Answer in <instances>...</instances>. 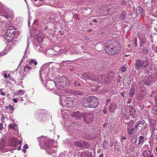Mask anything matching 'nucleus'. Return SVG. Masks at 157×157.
I'll return each mask as SVG.
<instances>
[{
    "mask_svg": "<svg viewBox=\"0 0 157 157\" xmlns=\"http://www.w3.org/2000/svg\"><path fill=\"white\" fill-rule=\"evenodd\" d=\"M97 21L96 19H94L93 20V22H96Z\"/></svg>",
    "mask_w": 157,
    "mask_h": 157,
    "instance_id": "55",
    "label": "nucleus"
},
{
    "mask_svg": "<svg viewBox=\"0 0 157 157\" xmlns=\"http://www.w3.org/2000/svg\"><path fill=\"white\" fill-rule=\"evenodd\" d=\"M144 138L143 136H140L139 137L138 144L143 143L144 141Z\"/></svg>",
    "mask_w": 157,
    "mask_h": 157,
    "instance_id": "27",
    "label": "nucleus"
},
{
    "mask_svg": "<svg viewBox=\"0 0 157 157\" xmlns=\"http://www.w3.org/2000/svg\"><path fill=\"white\" fill-rule=\"evenodd\" d=\"M38 22V21L36 20H35L33 22V24H34V25H35V23H37V22Z\"/></svg>",
    "mask_w": 157,
    "mask_h": 157,
    "instance_id": "51",
    "label": "nucleus"
},
{
    "mask_svg": "<svg viewBox=\"0 0 157 157\" xmlns=\"http://www.w3.org/2000/svg\"><path fill=\"white\" fill-rule=\"evenodd\" d=\"M71 114L73 117H77L78 119H80L82 117V115H83V114H81L78 111L74 112Z\"/></svg>",
    "mask_w": 157,
    "mask_h": 157,
    "instance_id": "14",
    "label": "nucleus"
},
{
    "mask_svg": "<svg viewBox=\"0 0 157 157\" xmlns=\"http://www.w3.org/2000/svg\"><path fill=\"white\" fill-rule=\"evenodd\" d=\"M148 49L146 48H144L143 50V52L144 54H147L148 52Z\"/></svg>",
    "mask_w": 157,
    "mask_h": 157,
    "instance_id": "35",
    "label": "nucleus"
},
{
    "mask_svg": "<svg viewBox=\"0 0 157 157\" xmlns=\"http://www.w3.org/2000/svg\"><path fill=\"white\" fill-rule=\"evenodd\" d=\"M152 113L155 115L157 114V107L155 106L152 110Z\"/></svg>",
    "mask_w": 157,
    "mask_h": 157,
    "instance_id": "30",
    "label": "nucleus"
},
{
    "mask_svg": "<svg viewBox=\"0 0 157 157\" xmlns=\"http://www.w3.org/2000/svg\"><path fill=\"white\" fill-rule=\"evenodd\" d=\"M15 29L13 26H9L6 32L5 38L8 40L12 39L14 36Z\"/></svg>",
    "mask_w": 157,
    "mask_h": 157,
    "instance_id": "8",
    "label": "nucleus"
},
{
    "mask_svg": "<svg viewBox=\"0 0 157 157\" xmlns=\"http://www.w3.org/2000/svg\"><path fill=\"white\" fill-rule=\"evenodd\" d=\"M19 144H20V145H21L22 144V141L21 140H20L19 141Z\"/></svg>",
    "mask_w": 157,
    "mask_h": 157,
    "instance_id": "60",
    "label": "nucleus"
},
{
    "mask_svg": "<svg viewBox=\"0 0 157 157\" xmlns=\"http://www.w3.org/2000/svg\"><path fill=\"white\" fill-rule=\"evenodd\" d=\"M106 126V124H105V123L103 125V126L104 127H105Z\"/></svg>",
    "mask_w": 157,
    "mask_h": 157,
    "instance_id": "62",
    "label": "nucleus"
},
{
    "mask_svg": "<svg viewBox=\"0 0 157 157\" xmlns=\"http://www.w3.org/2000/svg\"><path fill=\"white\" fill-rule=\"evenodd\" d=\"M60 79H57L56 82H55L56 87L58 89L62 91V92L64 91V90L68 88V84L66 81H62Z\"/></svg>",
    "mask_w": 157,
    "mask_h": 157,
    "instance_id": "7",
    "label": "nucleus"
},
{
    "mask_svg": "<svg viewBox=\"0 0 157 157\" xmlns=\"http://www.w3.org/2000/svg\"><path fill=\"white\" fill-rule=\"evenodd\" d=\"M121 95L123 97H124V93H121Z\"/></svg>",
    "mask_w": 157,
    "mask_h": 157,
    "instance_id": "57",
    "label": "nucleus"
},
{
    "mask_svg": "<svg viewBox=\"0 0 157 157\" xmlns=\"http://www.w3.org/2000/svg\"><path fill=\"white\" fill-rule=\"evenodd\" d=\"M84 154L85 157H92L93 155L92 152H89L88 151H86L82 153V155Z\"/></svg>",
    "mask_w": 157,
    "mask_h": 157,
    "instance_id": "17",
    "label": "nucleus"
},
{
    "mask_svg": "<svg viewBox=\"0 0 157 157\" xmlns=\"http://www.w3.org/2000/svg\"><path fill=\"white\" fill-rule=\"evenodd\" d=\"M108 143L106 141H104L103 144V147L104 149H106L107 147Z\"/></svg>",
    "mask_w": 157,
    "mask_h": 157,
    "instance_id": "36",
    "label": "nucleus"
},
{
    "mask_svg": "<svg viewBox=\"0 0 157 157\" xmlns=\"http://www.w3.org/2000/svg\"><path fill=\"white\" fill-rule=\"evenodd\" d=\"M24 149H26L28 148V146L27 144H25L24 145V147H23Z\"/></svg>",
    "mask_w": 157,
    "mask_h": 157,
    "instance_id": "43",
    "label": "nucleus"
},
{
    "mask_svg": "<svg viewBox=\"0 0 157 157\" xmlns=\"http://www.w3.org/2000/svg\"><path fill=\"white\" fill-rule=\"evenodd\" d=\"M10 75L9 74H8V75H7L6 74H4V77L5 78H7L8 77H10Z\"/></svg>",
    "mask_w": 157,
    "mask_h": 157,
    "instance_id": "38",
    "label": "nucleus"
},
{
    "mask_svg": "<svg viewBox=\"0 0 157 157\" xmlns=\"http://www.w3.org/2000/svg\"><path fill=\"white\" fill-rule=\"evenodd\" d=\"M135 68L138 71L144 69L147 67L149 64L148 61L146 60L137 59L135 60Z\"/></svg>",
    "mask_w": 157,
    "mask_h": 157,
    "instance_id": "6",
    "label": "nucleus"
},
{
    "mask_svg": "<svg viewBox=\"0 0 157 157\" xmlns=\"http://www.w3.org/2000/svg\"><path fill=\"white\" fill-rule=\"evenodd\" d=\"M13 101L15 103H17V98H14L13 100Z\"/></svg>",
    "mask_w": 157,
    "mask_h": 157,
    "instance_id": "48",
    "label": "nucleus"
},
{
    "mask_svg": "<svg viewBox=\"0 0 157 157\" xmlns=\"http://www.w3.org/2000/svg\"><path fill=\"white\" fill-rule=\"evenodd\" d=\"M54 52V51L52 49L49 50L47 51V53L49 54L51 56H53L54 55V54L53 53Z\"/></svg>",
    "mask_w": 157,
    "mask_h": 157,
    "instance_id": "32",
    "label": "nucleus"
},
{
    "mask_svg": "<svg viewBox=\"0 0 157 157\" xmlns=\"http://www.w3.org/2000/svg\"><path fill=\"white\" fill-rule=\"evenodd\" d=\"M103 111L104 114H105L107 113V112L106 110V108H105V109L103 110Z\"/></svg>",
    "mask_w": 157,
    "mask_h": 157,
    "instance_id": "50",
    "label": "nucleus"
},
{
    "mask_svg": "<svg viewBox=\"0 0 157 157\" xmlns=\"http://www.w3.org/2000/svg\"><path fill=\"white\" fill-rule=\"evenodd\" d=\"M156 124V121L154 120H151L150 121V125L151 127L153 128V129H155V126Z\"/></svg>",
    "mask_w": 157,
    "mask_h": 157,
    "instance_id": "18",
    "label": "nucleus"
},
{
    "mask_svg": "<svg viewBox=\"0 0 157 157\" xmlns=\"http://www.w3.org/2000/svg\"><path fill=\"white\" fill-rule=\"evenodd\" d=\"M77 81H75L74 82V85H75V86H77Z\"/></svg>",
    "mask_w": 157,
    "mask_h": 157,
    "instance_id": "53",
    "label": "nucleus"
},
{
    "mask_svg": "<svg viewBox=\"0 0 157 157\" xmlns=\"http://www.w3.org/2000/svg\"><path fill=\"white\" fill-rule=\"evenodd\" d=\"M9 78H10V80H13V78L12 77L10 76V77H9Z\"/></svg>",
    "mask_w": 157,
    "mask_h": 157,
    "instance_id": "56",
    "label": "nucleus"
},
{
    "mask_svg": "<svg viewBox=\"0 0 157 157\" xmlns=\"http://www.w3.org/2000/svg\"><path fill=\"white\" fill-rule=\"evenodd\" d=\"M3 6H2V7ZM3 7H2L0 8V13H2V12H4Z\"/></svg>",
    "mask_w": 157,
    "mask_h": 157,
    "instance_id": "44",
    "label": "nucleus"
},
{
    "mask_svg": "<svg viewBox=\"0 0 157 157\" xmlns=\"http://www.w3.org/2000/svg\"><path fill=\"white\" fill-rule=\"evenodd\" d=\"M32 68L31 66H30L28 65H26L24 67V71L26 72L27 71V69L28 70H30L32 69Z\"/></svg>",
    "mask_w": 157,
    "mask_h": 157,
    "instance_id": "31",
    "label": "nucleus"
},
{
    "mask_svg": "<svg viewBox=\"0 0 157 157\" xmlns=\"http://www.w3.org/2000/svg\"><path fill=\"white\" fill-rule=\"evenodd\" d=\"M60 104L63 107H72L73 101L71 97L64 95L61 96L59 98Z\"/></svg>",
    "mask_w": 157,
    "mask_h": 157,
    "instance_id": "5",
    "label": "nucleus"
},
{
    "mask_svg": "<svg viewBox=\"0 0 157 157\" xmlns=\"http://www.w3.org/2000/svg\"><path fill=\"white\" fill-rule=\"evenodd\" d=\"M5 108L6 109H9L10 110L12 111H13L14 110V107L11 105H9L8 106H6Z\"/></svg>",
    "mask_w": 157,
    "mask_h": 157,
    "instance_id": "29",
    "label": "nucleus"
},
{
    "mask_svg": "<svg viewBox=\"0 0 157 157\" xmlns=\"http://www.w3.org/2000/svg\"><path fill=\"white\" fill-rule=\"evenodd\" d=\"M3 124L2 123H0V131H2L3 128Z\"/></svg>",
    "mask_w": 157,
    "mask_h": 157,
    "instance_id": "42",
    "label": "nucleus"
},
{
    "mask_svg": "<svg viewBox=\"0 0 157 157\" xmlns=\"http://www.w3.org/2000/svg\"><path fill=\"white\" fill-rule=\"evenodd\" d=\"M76 94L78 95H82V93L80 91H77L76 92Z\"/></svg>",
    "mask_w": 157,
    "mask_h": 157,
    "instance_id": "40",
    "label": "nucleus"
},
{
    "mask_svg": "<svg viewBox=\"0 0 157 157\" xmlns=\"http://www.w3.org/2000/svg\"><path fill=\"white\" fill-rule=\"evenodd\" d=\"M75 144L79 147L85 148L89 145L88 143L84 140L81 141H77L75 142Z\"/></svg>",
    "mask_w": 157,
    "mask_h": 157,
    "instance_id": "10",
    "label": "nucleus"
},
{
    "mask_svg": "<svg viewBox=\"0 0 157 157\" xmlns=\"http://www.w3.org/2000/svg\"><path fill=\"white\" fill-rule=\"evenodd\" d=\"M138 98H139L140 99H141L142 98V97L141 96L139 95L138 96Z\"/></svg>",
    "mask_w": 157,
    "mask_h": 157,
    "instance_id": "54",
    "label": "nucleus"
},
{
    "mask_svg": "<svg viewBox=\"0 0 157 157\" xmlns=\"http://www.w3.org/2000/svg\"><path fill=\"white\" fill-rule=\"evenodd\" d=\"M149 157H154V156L152 155H151Z\"/></svg>",
    "mask_w": 157,
    "mask_h": 157,
    "instance_id": "64",
    "label": "nucleus"
},
{
    "mask_svg": "<svg viewBox=\"0 0 157 157\" xmlns=\"http://www.w3.org/2000/svg\"><path fill=\"white\" fill-rule=\"evenodd\" d=\"M150 151L148 150L145 151L143 154L144 157H149L150 156Z\"/></svg>",
    "mask_w": 157,
    "mask_h": 157,
    "instance_id": "21",
    "label": "nucleus"
},
{
    "mask_svg": "<svg viewBox=\"0 0 157 157\" xmlns=\"http://www.w3.org/2000/svg\"><path fill=\"white\" fill-rule=\"evenodd\" d=\"M49 67L48 65L46 64L43 65L41 68V69L40 71L41 73L43 72H45L47 74L48 72V70Z\"/></svg>",
    "mask_w": 157,
    "mask_h": 157,
    "instance_id": "13",
    "label": "nucleus"
},
{
    "mask_svg": "<svg viewBox=\"0 0 157 157\" xmlns=\"http://www.w3.org/2000/svg\"><path fill=\"white\" fill-rule=\"evenodd\" d=\"M52 83H49L48 82H47L45 85L47 87V88L49 89H52V84L53 85L54 82H51Z\"/></svg>",
    "mask_w": 157,
    "mask_h": 157,
    "instance_id": "22",
    "label": "nucleus"
},
{
    "mask_svg": "<svg viewBox=\"0 0 157 157\" xmlns=\"http://www.w3.org/2000/svg\"><path fill=\"white\" fill-rule=\"evenodd\" d=\"M103 155L102 154H101L99 156V157H103Z\"/></svg>",
    "mask_w": 157,
    "mask_h": 157,
    "instance_id": "58",
    "label": "nucleus"
},
{
    "mask_svg": "<svg viewBox=\"0 0 157 157\" xmlns=\"http://www.w3.org/2000/svg\"><path fill=\"white\" fill-rule=\"evenodd\" d=\"M15 126V124L14 123L10 124L9 125V128L11 129L13 128Z\"/></svg>",
    "mask_w": 157,
    "mask_h": 157,
    "instance_id": "34",
    "label": "nucleus"
},
{
    "mask_svg": "<svg viewBox=\"0 0 157 157\" xmlns=\"http://www.w3.org/2000/svg\"><path fill=\"white\" fill-rule=\"evenodd\" d=\"M109 111L112 113L117 108V105L116 103H111L109 107Z\"/></svg>",
    "mask_w": 157,
    "mask_h": 157,
    "instance_id": "12",
    "label": "nucleus"
},
{
    "mask_svg": "<svg viewBox=\"0 0 157 157\" xmlns=\"http://www.w3.org/2000/svg\"><path fill=\"white\" fill-rule=\"evenodd\" d=\"M61 113L62 115L65 114V115L68 116L70 115V112L69 110L64 109L62 112Z\"/></svg>",
    "mask_w": 157,
    "mask_h": 157,
    "instance_id": "24",
    "label": "nucleus"
},
{
    "mask_svg": "<svg viewBox=\"0 0 157 157\" xmlns=\"http://www.w3.org/2000/svg\"><path fill=\"white\" fill-rule=\"evenodd\" d=\"M11 47L9 45L7 46L6 47L5 49V50L7 51H8L11 50Z\"/></svg>",
    "mask_w": 157,
    "mask_h": 157,
    "instance_id": "37",
    "label": "nucleus"
},
{
    "mask_svg": "<svg viewBox=\"0 0 157 157\" xmlns=\"http://www.w3.org/2000/svg\"><path fill=\"white\" fill-rule=\"evenodd\" d=\"M110 102V100L109 99H107L106 101V105H107Z\"/></svg>",
    "mask_w": 157,
    "mask_h": 157,
    "instance_id": "46",
    "label": "nucleus"
},
{
    "mask_svg": "<svg viewBox=\"0 0 157 157\" xmlns=\"http://www.w3.org/2000/svg\"><path fill=\"white\" fill-rule=\"evenodd\" d=\"M121 49L120 44L116 43L114 44H110L108 45L105 49V52L111 55H115L120 52Z\"/></svg>",
    "mask_w": 157,
    "mask_h": 157,
    "instance_id": "4",
    "label": "nucleus"
},
{
    "mask_svg": "<svg viewBox=\"0 0 157 157\" xmlns=\"http://www.w3.org/2000/svg\"><path fill=\"white\" fill-rule=\"evenodd\" d=\"M77 86H80V84L79 83H78L77 84Z\"/></svg>",
    "mask_w": 157,
    "mask_h": 157,
    "instance_id": "61",
    "label": "nucleus"
},
{
    "mask_svg": "<svg viewBox=\"0 0 157 157\" xmlns=\"http://www.w3.org/2000/svg\"><path fill=\"white\" fill-rule=\"evenodd\" d=\"M118 144L117 143H116L115 144V149H116L117 150H118L119 149V147L118 146V145H117Z\"/></svg>",
    "mask_w": 157,
    "mask_h": 157,
    "instance_id": "39",
    "label": "nucleus"
},
{
    "mask_svg": "<svg viewBox=\"0 0 157 157\" xmlns=\"http://www.w3.org/2000/svg\"><path fill=\"white\" fill-rule=\"evenodd\" d=\"M83 105L86 107L95 108L98 105V100L94 96L84 98L82 100Z\"/></svg>",
    "mask_w": 157,
    "mask_h": 157,
    "instance_id": "2",
    "label": "nucleus"
},
{
    "mask_svg": "<svg viewBox=\"0 0 157 157\" xmlns=\"http://www.w3.org/2000/svg\"><path fill=\"white\" fill-rule=\"evenodd\" d=\"M74 17L75 18H76V19L78 20H79V18L78 17V15L77 14H75L74 15Z\"/></svg>",
    "mask_w": 157,
    "mask_h": 157,
    "instance_id": "45",
    "label": "nucleus"
},
{
    "mask_svg": "<svg viewBox=\"0 0 157 157\" xmlns=\"http://www.w3.org/2000/svg\"><path fill=\"white\" fill-rule=\"evenodd\" d=\"M6 18H9V16L8 15H6L5 16H4Z\"/></svg>",
    "mask_w": 157,
    "mask_h": 157,
    "instance_id": "63",
    "label": "nucleus"
},
{
    "mask_svg": "<svg viewBox=\"0 0 157 157\" xmlns=\"http://www.w3.org/2000/svg\"><path fill=\"white\" fill-rule=\"evenodd\" d=\"M4 146L3 145H2V143H0V150L2 149L3 147H4Z\"/></svg>",
    "mask_w": 157,
    "mask_h": 157,
    "instance_id": "47",
    "label": "nucleus"
},
{
    "mask_svg": "<svg viewBox=\"0 0 157 157\" xmlns=\"http://www.w3.org/2000/svg\"><path fill=\"white\" fill-rule=\"evenodd\" d=\"M25 92L23 90H20L17 92V94L18 95H22L25 94Z\"/></svg>",
    "mask_w": 157,
    "mask_h": 157,
    "instance_id": "33",
    "label": "nucleus"
},
{
    "mask_svg": "<svg viewBox=\"0 0 157 157\" xmlns=\"http://www.w3.org/2000/svg\"><path fill=\"white\" fill-rule=\"evenodd\" d=\"M44 38V36L42 34H39L37 37V40L38 42L41 43L42 42Z\"/></svg>",
    "mask_w": 157,
    "mask_h": 157,
    "instance_id": "16",
    "label": "nucleus"
},
{
    "mask_svg": "<svg viewBox=\"0 0 157 157\" xmlns=\"http://www.w3.org/2000/svg\"><path fill=\"white\" fill-rule=\"evenodd\" d=\"M1 94L2 95L4 96L6 95V93L3 92L1 91Z\"/></svg>",
    "mask_w": 157,
    "mask_h": 157,
    "instance_id": "49",
    "label": "nucleus"
},
{
    "mask_svg": "<svg viewBox=\"0 0 157 157\" xmlns=\"http://www.w3.org/2000/svg\"><path fill=\"white\" fill-rule=\"evenodd\" d=\"M134 130L133 128L130 127L128 128L127 132L129 135H131L133 133Z\"/></svg>",
    "mask_w": 157,
    "mask_h": 157,
    "instance_id": "26",
    "label": "nucleus"
},
{
    "mask_svg": "<svg viewBox=\"0 0 157 157\" xmlns=\"http://www.w3.org/2000/svg\"><path fill=\"white\" fill-rule=\"evenodd\" d=\"M29 65H30L31 66H36L37 64V62L36 60H34L33 59H32L30 60V61L29 62Z\"/></svg>",
    "mask_w": 157,
    "mask_h": 157,
    "instance_id": "19",
    "label": "nucleus"
},
{
    "mask_svg": "<svg viewBox=\"0 0 157 157\" xmlns=\"http://www.w3.org/2000/svg\"><path fill=\"white\" fill-rule=\"evenodd\" d=\"M82 76L84 79L88 81H91L93 82H96L98 83L105 82L106 83H108L109 82L108 78L105 75H100L96 76H94L90 77L87 75L86 74H84L82 75Z\"/></svg>",
    "mask_w": 157,
    "mask_h": 157,
    "instance_id": "1",
    "label": "nucleus"
},
{
    "mask_svg": "<svg viewBox=\"0 0 157 157\" xmlns=\"http://www.w3.org/2000/svg\"><path fill=\"white\" fill-rule=\"evenodd\" d=\"M135 90L134 88H132L130 91L129 94L130 97H133L134 94Z\"/></svg>",
    "mask_w": 157,
    "mask_h": 157,
    "instance_id": "28",
    "label": "nucleus"
},
{
    "mask_svg": "<svg viewBox=\"0 0 157 157\" xmlns=\"http://www.w3.org/2000/svg\"><path fill=\"white\" fill-rule=\"evenodd\" d=\"M136 13L137 15L140 16H142L144 14L143 9L140 7L137 9Z\"/></svg>",
    "mask_w": 157,
    "mask_h": 157,
    "instance_id": "15",
    "label": "nucleus"
},
{
    "mask_svg": "<svg viewBox=\"0 0 157 157\" xmlns=\"http://www.w3.org/2000/svg\"><path fill=\"white\" fill-rule=\"evenodd\" d=\"M144 124V122L143 121H139L136 123L135 128L136 129H137L139 125L140 124L143 125Z\"/></svg>",
    "mask_w": 157,
    "mask_h": 157,
    "instance_id": "23",
    "label": "nucleus"
},
{
    "mask_svg": "<svg viewBox=\"0 0 157 157\" xmlns=\"http://www.w3.org/2000/svg\"><path fill=\"white\" fill-rule=\"evenodd\" d=\"M26 150H25V149H24L23 150H22V151L23 152H24V153H25V152H26Z\"/></svg>",
    "mask_w": 157,
    "mask_h": 157,
    "instance_id": "59",
    "label": "nucleus"
},
{
    "mask_svg": "<svg viewBox=\"0 0 157 157\" xmlns=\"http://www.w3.org/2000/svg\"><path fill=\"white\" fill-rule=\"evenodd\" d=\"M122 139L124 140H125L126 139V138L125 136H124L122 137V138L121 139V140H122Z\"/></svg>",
    "mask_w": 157,
    "mask_h": 157,
    "instance_id": "52",
    "label": "nucleus"
},
{
    "mask_svg": "<svg viewBox=\"0 0 157 157\" xmlns=\"http://www.w3.org/2000/svg\"><path fill=\"white\" fill-rule=\"evenodd\" d=\"M154 79L152 76L149 75L145 77L143 80L144 84L146 85H150L153 83Z\"/></svg>",
    "mask_w": 157,
    "mask_h": 157,
    "instance_id": "11",
    "label": "nucleus"
},
{
    "mask_svg": "<svg viewBox=\"0 0 157 157\" xmlns=\"http://www.w3.org/2000/svg\"><path fill=\"white\" fill-rule=\"evenodd\" d=\"M84 120L87 124H89L92 122L93 117V113H85L82 115Z\"/></svg>",
    "mask_w": 157,
    "mask_h": 157,
    "instance_id": "9",
    "label": "nucleus"
},
{
    "mask_svg": "<svg viewBox=\"0 0 157 157\" xmlns=\"http://www.w3.org/2000/svg\"><path fill=\"white\" fill-rule=\"evenodd\" d=\"M126 13L125 11H123L120 16V18L122 20H124L126 18Z\"/></svg>",
    "mask_w": 157,
    "mask_h": 157,
    "instance_id": "25",
    "label": "nucleus"
},
{
    "mask_svg": "<svg viewBox=\"0 0 157 157\" xmlns=\"http://www.w3.org/2000/svg\"><path fill=\"white\" fill-rule=\"evenodd\" d=\"M121 71L123 72L125 71H126V68L125 67H123L121 68Z\"/></svg>",
    "mask_w": 157,
    "mask_h": 157,
    "instance_id": "41",
    "label": "nucleus"
},
{
    "mask_svg": "<svg viewBox=\"0 0 157 157\" xmlns=\"http://www.w3.org/2000/svg\"><path fill=\"white\" fill-rule=\"evenodd\" d=\"M39 141L40 142V145L44 149H46L49 148V150L47 151L48 153L50 154L56 152V148L54 147L50 148L51 141L48 138L44 136H41L39 138Z\"/></svg>",
    "mask_w": 157,
    "mask_h": 157,
    "instance_id": "3",
    "label": "nucleus"
},
{
    "mask_svg": "<svg viewBox=\"0 0 157 157\" xmlns=\"http://www.w3.org/2000/svg\"><path fill=\"white\" fill-rule=\"evenodd\" d=\"M129 112L131 115H134L136 113V109L134 107H131L129 109Z\"/></svg>",
    "mask_w": 157,
    "mask_h": 157,
    "instance_id": "20",
    "label": "nucleus"
}]
</instances>
